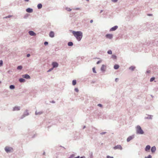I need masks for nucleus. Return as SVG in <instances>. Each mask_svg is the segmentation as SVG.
Here are the masks:
<instances>
[{
    "instance_id": "9d476101",
    "label": "nucleus",
    "mask_w": 158,
    "mask_h": 158,
    "mask_svg": "<svg viewBox=\"0 0 158 158\" xmlns=\"http://www.w3.org/2000/svg\"><path fill=\"white\" fill-rule=\"evenodd\" d=\"M23 78H26V79H30V76L28 74H25L23 75Z\"/></svg>"
},
{
    "instance_id": "bb28decb",
    "label": "nucleus",
    "mask_w": 158,
    "mask_h": 158,
    "mask_svg": "<svg viewBox=\"0 0 158 158\" xmlns=\"http://www.w3.org/2000/svg\"><path fill=\"white\" fill-rule=\"evenodd\" d=\"M155 79L154 77H152L151 78L150 80V81L151 82L152 81Z\"/></svg>"
},
{
    "instance_id": "cd10ccee",
    "label": "nucleus",
    "mask_w": 158,
    "mask_h": 158,
    "mask_svg": "<svg viewBox=\"0 0 158 158\" xmlns=\"http://www.w3.org/2000/svg\"><path fill=\"white\" fill-rule=\"evenodd\" d=\"M109 54H111L112 53V52L111 50H109L107 52Z\"/></svg>"
},
{
    "instance_id": "7c9ffc66",
    "label": "nucleus",
    "mask_w": 158,
    "mask_h": 158,
    "mask_svg": "<svg viewBox=\"0 0 158 158\" xmlns=\"http://www.w3.org/2000/svg\"><path fill=\"white\" fill-rule=\"evenodd\" d=\"M66 10L67 11H71V10L70 8H66Z\"/></svg>"
},
{
    "instance_id": "412c9836",
    "label": "nucleus",
    "mask_w": 158,
    "mask_h": 158,
    "mask_svg": "<svg viewBox=\"0 0 158 158\" xmlns=\"http://www.w3.org/2000/svg\"><path fill=\"white\" fill-rule=\"evenodd\" d=\"M72 84L73 85H75L76 84V80H73L72 82Z\"/></svg>"
},
{
    "instance_id": "393cba45",
    "label": "nucleus",
    "mask_w": 158,
    "mask_h": 158,
    "mask_svg": "<svg viewBox=\"0 0 158 158\" xmlns=\"http://www.w3.org/2000/svg\"><path fill=\"white\" fill-rule=\"evenodd\" d=\"M22 68V66H19L17 67V69H21Z\"/></svg>"
},
{
    "instance_id": "dca6fc26",
    "label": "nucleus",
    "mask_w": 158,
    "mask_h": 158,
    "mask_svg": "<svg viewBox=\"0 0 158 158\" xmlns=\"http://www.w3.org/2000/svg\"><path fill=\"white\" fill-rule=\"evenodd\" d=\"M133 137L131 136H130L127 139V142L130 141L133 138Z\"/></svg>"
},
{
    "instance_id": "3c124183",
    "label": "nucleus",
    "mask_w": 158,
    "mask_h": 158,
    "mask_svg": "<svg viewBox=\"0 0 158 158\" xmlns=\"http://www.w3.org/2000/svg\"><path fill=\"white\" fill-rule=\"evenodd\" d=\"M115 57H116V56H114V58Z\"/></svg>"
},
{
    "instance_id": "6e6552de",
    "label": "nucleus",
    "mask_w": 158,
    "mask_h": 158,
    "mask_svg": "<svg viewBox=\"0 0 158 158\" xmlns=\"http://www.w3.org/2000/svg\"><path fill=\"white\" fill-rule=\"evenodd\" d=\"M52 65L53 68L57 67L58 66V64L56 62H53L52 63Z\"/></svg>"
},
{
    "instance_id": "473e14b6",
    "label": "nucleus",
    "mask_w": 158,
    "mask_h": 158,
    "mask_svg": "<svg viewBox=\"0 0 158 158\" xmlns=\"http://www.w3.org/2000/svg\"><path fill=\"white\" fill-rule=\"evenodd\" d=\"M74 157V155H71L69 158H73Z\"/></svg>"
},
{
    "instance_id": "de8ad7c7",
    "label": "nucleus",
    "mask_w": 158,
    "mask_h": 158,
    "mask_svg": "<svg viewBox=\"0 0 158 158\" xmlns=\"http://www.w3.org/2000/svg\"><path fill=\"white\" fill-rule=\"evenodd\" d=\"M51 71V70L50 69H49V70L48 71V72H49Z\"/></svg>"
},
{
    "instance_id": "79ce46f5",
    "label": "nucleus",
    "mask_w": 158,
    "mask_h": 158,
    "mask_svg": "<svg viewBox=\"0 0 158 158\" xmlns=\"http://www.w3.org/2000/svg\"><path fill=\"white\" fill-rule=\"evenodd\" d=\"M11 17V16L10 15V16H8V17H6V18H10V17Z\"/></svg>"
},
{
    "instance_id": "2eb2a0df",
    "label": "nucleus",
    "mask_w": 158,
    "mask_h": 158,
    "mask_svg": "<svg viewBox=\"0 0 158 158\" xmlns=\"http://www.w3.org/2000/svg\"><path fill=\"white\" fill-rule=\"evenodd\" d=\"M156 148L154 146L151 148V151L152 152H154L156 151Z\"/></svg>"
},
{
    "instance_id": "c756f323",
    "label": "nucleus",
    "mask_w": 158,
    "mask_h": 158,
    "mask_svg": "<svg viewBox=\"0 0 158 158\" xmlns=\"http://www.w3.org/2000/svg\"><path fill=\"white\" fill-rule=\"evenodd\" d=\"M3 62L2 60H0V66H2V65Z\"/></svg>"
},
{
    "instance_id": "f257e3e1",
    "label": "nucleus",
    "mask_w": 158,
    "mask_h": 158,
    "mask_svg": "<svg viewBox=\"0 0 158 158\" xmlns=\"http://www.w3.org/2000/svg\"><path fill=\"white\" fill-rule=\"evenodd\" d=\"M72 33L77 40L80 41L81 40L82 37V33L81 32L73 31Z\"/></svg>"
},
{
    "instance_id": "49530a36",
    "label": "nucleus",
    "mask_w": 158,
    "mask_h": 158,
    "mask_svg": "<svg viewBox=\"0 0 158 158\" xmlns=\"http://www.w3.org/2000/svg\"><path fill=\"white\" fill-rule=\"evenodd\" d=\"M105 133V132H104V133H102L101 134H104Z\"/></svg>"
},
{
    "instance_id": "c03bdc74",
    "label": "nucleus",
    "mask_w": 158,
    "mask_h": 158,
    "mask_svg": "<svg viewBox=\"0 0 158 158\" xmlns=\"http://www.w3.org/2000/svg\"><path fill=\"white\" fill-rule=\"evenodd\" d=\"M149 16H152V14H149L148 15Z\"/></svg>"
},
{
    "instance_id": "a878e982",
    "label": "nucleus",
    "mask_w": 158,
    "mask_h": 158,
    "mask_svg": "<svg viewBox=\"0 0 158 158\" xmlns=\"http://www.w3.org/2000/svg\"><path fill=\"white\" fill-rule=\"evenodd\" d=\"M93 72H94V73H96V72L95 70V68L94 67L93 68Z\"/></svg>"
},
{
    "instance_id": "8fccbe9b",
    "label": "nucleus",
    "mask_w": 158,
    "mask_h": 158,
    "mask_svg": "<svg viewBox=\"0 0 158 158\" xmlns=\"http://www.w3.org/2000/svg\"><path fill=\"white\" fill-rule=\"evenodd\" d=\"M115 57H116V56H114V58Z\"/></svg>"
},
{
    "instance_id": "58836bf2",
    "label": "nucleus",
    "mask_w": 158,
    "mask_h": 158,
    "mask_svg": "<svg viewBox=\"0 0 158 158\" xmlns=\"http://www.w3.org/2000/svg\"><path fill=\"white\" fill-rule=\"evenodd\" d=\"M80 158L79 156H78L77 157H75L74 158L73 157V158ZM80 158H83V157H81Z\"/></svg>"
},
{
    "instance_id": "4be33fe9",
    "label": "nucleus",
    "mask_w": 158,
    "mask_h": 158,
    "mask_svg": "<svg viewBox=\"0 0 158 158\" xmlns=\"http://www.w3.org/2000/svg\"><path fill=\"white\" fill-rule=\"evenodd\" d=\"M135 68V67H134V66H131L129 68V69L131 70H133Z\"/></svg>"
},
{
    "instance_id": "4468645a",
    "label": "nucleus",
    "mask_w": 158,
    "mask_h": 158,
    "mask_svg": "<svg viewBox=\"0 0 158 158\" xmlns=\"http://www.w3.org/2000/svg\"><path fill=\"white\" fill-rule=\"evenodd\" d=\"M151 147L149 145H148L146 146L145 148V151H148V150H149L150 149Z\"/></svg>"
},
{
    "instance_id": "9b49d317",
    "label": "nucleus",
    "mask_w": 158,
    "mask_h": 158,
    "mask_svg": "<svg viewBox=\"0 0 158 158\" xmlns=\"http://www.w3.org/2000/svg\"><path fill=\"white\" fill-rule=\"evenodd\" d=\"M29 34L31 36L35 35L36 34L32 31H29Z\"/></svg>"
},
{
    "instance_id": "a19ab883",
    "label": "nucleus",
    "mask_w": 158,
    "mask_h": 158,
    "mask_svg": "<svg viewBox=\"0 0 158 158\" xmlns=\"http://www.w3.org/2000/svg\"><path fill=\"white\" fill-rule=\"evenodd\" d=\"M118 78H116L115 79V81H116V82H117V81H118Z\"/></svg>"
},
{
    "instance_id": "b1692460",
    "label": "nucleus",
    "mask_w": 158,
    "mask_h": 158,
    "mask_svg": "<svg viewBox=\"0 0 158 158\" xmlns=\"http://www.w3.org/2000/svg\"><path fill=\"white\" fill-rule=\"evenodd\" d=\"M42 113V112H37V111H36L35 112V114H36L37 115V114H41Z\"/></svg>"
},
{
    "instance_id": "aec40b11",
    "label": "nucleus",
    "mask_w": 158,
    "mask_h": 158,
    "mask_svg": "<svg viewBox=\"0 0 158 158\" xmlns=\"http://www.w3.org/2000/svg\"><path fill=\"white\" fill-rule=\"evenodd\" d=\"M73 43L72 42H70L68 43V45L69 46H72L73 45Z\"/></svg>"
},
{
    "instance_id": "6ab92c4d",
    "label": "nucleus",
    "mask_w": 158,
    "mask_h": 158,
    "mask_svg": "<svg viewBox=\"0 0 158 158\" xmlns=\"http://www.w3.org/2000/svg\"><path fill=\"white\" fill-rule=\"evenodd\" d=\"M19 81L20 82H24L25 81V80L23 78H21L19 79Z\"/></svg>"
},
{
    "instance_id": "4c0bfd02",
    "label": "nucleus",
    "mask_w": 158,
    "mask_h": 158,
    "mask_svg": "<svg viewBox=\"0 0 158 158\" xmlns=\"http://www.w3.org/2000/svg\"><path fill=\"white\" fill-rule=\"evenodd\" d=\"M98 106L100 107H102V105H101V104H98Z\"/></svg>"
},
{
    "instance_id": "09e8293b",
    "label": "nucleus",
    "mask_w": 158,
    "mask_h": 158,
    "mask_svg": "<svg viewBox=\"0 0 158 158\" xmlns=\"http://www.w3.org/2000/svg\"><path fill=\"white\" fill-rule=\"evenodd\" d=\"M102 11V10H101V11L100 13H101Z\"/></svg>"
},
{
    "instance_id": "20e7f679",
    "label": "nucleus",
    "mask_w": 158,
    "mask_h": 158,
    "mask_svg": "<svg viewBox=\"0 0 158 158\" xmlns=\"http://www.w3.org/2000/svg\"><path fill=\"white\" fill-rule=\"evenodd\" d=\"M114 149H118L120 150L122 149V147L120 145H118L114 147Z\"/></svg>"
},
{
    "instance_id": "a18cd8bd",
    "label": "nucleus",
    "mask_w": 158,
    "mask_h": 158,
    "mask_svg": "<svg viewBox=\"0 0 158 158\" xmlns=\"http://www.w3.org/2000/svg\"><path fill=\"white\" fill-rule=\"evenodd\" d=\"M24 0L25 1H27V2H28L29 1V0Z\"/></svg>"
},
{
    "instance_id": "5701e85b",
    "label": "nucleus",
    "mask_w": 158,
    "mask_h": 158,
    "mask_svg": "<svg viewBox=\"0 0 158 158\" xmlns=\"http://www.w3.org/2000/svg\"><path fill=\"white\" fill-rule=\"evenodd\" d=\"M15 87L14 85H10V88L11 89H14L15 88Z\"/></svg>"
},
{
    "instance_id": "a211bd4d",
    "label": "nucleus",
    "mask_w": 158,
    "mask_h": 158,
    "mask_svg": "<svg viewBox=\"0 0 158 158\" xmlns=\"http://www.w3.org/2000/svg\"><path fill=\"white\" fill-rule=\"evenodd\" d=\"M42 6L41 4H39L37 5L38 8L39 9L41 8L42 7Z\"/></svg>"
},
{
    "instance_id": "72a5a7b5",
    "label": "nucleus",
    "mask_w": 158,
    "mask_h": 158,
    "mask_svg": "<svg viewBox=\"0 0 158 158\" xmlns=\"http://www.w3.org/2000/svg\"><path fill=\"white\" fill-rule=\"evenodd\" d=\"M107 158H113V157L108 156H107Z\"/></svg>"
},
{
    "instance_id": "2f4dec72",
    "label": "nucleus",
    "mask_w": 158,
    "mask_h": 158,
    "mask_svg": "<svg viewBox=\"0 0 158 158\" xmlns=\"http://www.w3.org/2000/svg\"><path fill=\"white\" fill-rule=\"evenodd\" d=\"M75 90L77 92H78L79 91L78 89L77 88H75Z\"/></svg>"
},
{
    "instance_id": "0eeeda50",
    "label": "nucleus",
    "mask_w": 158,
    "mask_h": 158,
    "mask_svg": "<svg viewBox=\"0 0 158 158\" xmlns=\"http://www.w3.org/2000/svg\"><path fill=\"white\" fill-rule=\"evenodd\" d=\"M49 35L51 37H53L54 36V32L53 31H51L49 33Z\"/></svg>"
},
{
    "instance_id": "ea45409f",
    "label": "nucleus",
    "mask_w": 158,
    "mask_h": 158,
    "mask_svg": "<svg viewBox=\"0 0 158 158\" xmlns=\"http://www.w3.org/2000/svg\"><path fill=\"white\" fill-rule=\"evenodd\" d=\"M30 54H27V57H29L30 56Z\"/></svg>"
},
{
    "instance_id": "f704fd0d",
    "label": "nucleus",
    "mask_w": 158,
    "mask_h": 158,
    "mask_svg": "<svg viewBox=\"0 0 158 158\" xmlns=\"http://www.w3.org/2000/svg\"><path fill=\"white\" fill-rule=\"evenodd\" d=\"M113 2H117L118 0H111Z\"/></svg>"
},
{
    "instance_id": "c9c22d12",
    "label": "nucleus",
    "mask_w": 158,
    "mask_h": 158,
    "mask_svg": "<svg viewBox=\"0 0 158 158\" xmlns=\"http://www.w3.org/2000/svg\"><path fill=\"white\" fill-rule=\"evenodd\" d=\"M48 42H45L44 43V44L45 45H47L48 44Z\"/></svg>"
},
{
    "instance_id": "c85d7f7f",
    "label": "nucleus",
    "mask_w": 158,
    "mask_h": 158,
    "mask_svg": "<svg viewBox=\"0 0 158 158\" xmlns=\"http://www.w3.org/2000/svg\"><path fill=\"white\" fill-rule=\"evenodd\" d=\"M145 158H152V156L150 155H149L148 156L145 157Z\"/></svg>"
},
{
    "instance_id": "603ef678",
    "label": "nucleus",
    "mask_w": 158,
    "mask_h": 158,
    "mask_svg": "<svg viewBox=\"0 0 158 158\" xmlns=\"http://www.w3.org/2000/svg\"><path fill=\"white\" fill-rule=\"evenodd\" d=\"M1 83V81H0V84Z\"/></svg>"
},
{
    "instance_id": "37998d69",
    "label": "nucleus",
    "mask_w": 158,
    "mask_h": 158,
    "mask_svg": "<svg viewBox=\"0 0 158 158\" xmlns=\"http://www.w3.org/2000/svg\"><path fill=\"white\" fill-rule=\"evenodd\" d=\"M93 22V20H91L90 21V22L91 23H92V22Z\"/></svg>"
},
{
    "instance_id": "f3484780",
    "label": "nucleus",
    "mask_w": 158,
    "mask_h": 158,
    "mask_svg": "<svg viewBox=\"0 0 158 158\" xmlns=\"http://www.w3.org/2000/svg\"><path fill=\"white\" fill-rule=\"evenodd\" d=\"M119 66L118 65L115 64L114 66V68L115 69H117L119 68Z\"/></svg>"
},
{
    "instance_id": "423d86ee",
    "label": "nucleus",
    "mask_w": 158,
    "mask_h": 158,
    "mask_svg": "<svg viewBox=\"0 0 158 158\" xmlns=\"http://www.w3.org/2000/svg\"><path fill=\"white\" fill-rule=\"evenodd\" d=\"M118 27L117 26H115L112 27L110 29V31H115V30H116V29H117Z\"/></svg>"
},
{
    "instance_id": "f8f14e48",
    "label": "nucleus",
    "mask_w": 158,
    "mask_h": 158,
    "mask_svg": "<svg viewBox=\"0 0 158 158\" xmlns=\"http://www.w3.org/2000/svg\"><path fill=\"white\" fill-rule=\"evenodd\" d=\"M20 109V107L19 106H15L13 109V111L19 110Z\"/></svg>"
},
{
    "instance_id": "39448f33",
    "label": "nucleus",
    "mask_w": 158,
    "mask_h": 158,
    "mask_svg": "<svg viewBox=\"0 0 158 158\" xmlns=\"http://www.w3.org/2000/svg\"><path fill=\"white\" fill-rule=\"evenodd\" d=\"M106 37L107 39H111L113 37V35L111 34H107L106 35Z\"/></svg>"
},
{
    "instance_id": "ddd939ff",
    "label": "nucleus",
    "mask_w": 158,
    "mask_h": 158,
    "mask_svg": "<svg viewBox=\"0 0 158 158\" xmlns=\"http://www.w3.org/2000/svg\"><path fill=\"white\" fill-rule=\"evenodd\" d=\"M26 11L27 12L31 13L33 12V10L32 9L28 8L26 9Z\"/></svg>"
},
{
    "instance_id": "f03ea898",
    "label": "nucleus",
    "mask_w": 158,
    "mask_h": 158,
    "mask_svg": "<svg viewBox=\"0 0 158 158\" xmlns=\"http://www.w3.org/2000/svg\"><path fill=\"white\" fill-rule=\"evenodd\" d=\"M136 131L138 133L141 134H143L144 133L141 127L139 126H138L136 127Z\"/></svg>"
},
{
    "instance_id": "e433bc0d",
    "label": "nucleus",
    "mask_w": 158,
    "mask_h": 158,
    "mask_svg": "<svg viewBox=\"0 0 158 158\" xmlns=\"http://www.w3.org/2000/svg\"><path fill=\"white\" fill-rule=\"evenodd\" d=\"M101 60H99L98 61L97 63V64H98L101 62Z\"/></svg>"
},
{
    "instance_id": "7ed1b4c3",
    "label": "nucleus",
    "mask_w": 158,
    "mask_h": 158,
    "mask_svg": "<svg viewBox=\"0 0 158 158\" xmlns=\"http://www.w3.org/2000/svg\"><path fill=\"white\" fill-rule=\"evenodd\" d=\"M5 151L7 152H10L13 151V149L12 148L9 147H6L5 148Z\"/></svg>"
},
{
    "instance_id": "1a4fd4ad",
    "label": "nucleus",
    "mask_w": 158,
    "mask_h": 158,
    "mask_svg": "<svg viewBox=\"0 0 158 158\" xmlns=\"http://www.w3.org/2000/svg\"><path fill=\"white\" fill-rule=\"evenodd\" d=\"M106 69V66L104 65H102L101 68V70L103 72L105 71Z\"/></svg>"
}]
</instances>
